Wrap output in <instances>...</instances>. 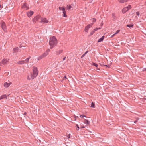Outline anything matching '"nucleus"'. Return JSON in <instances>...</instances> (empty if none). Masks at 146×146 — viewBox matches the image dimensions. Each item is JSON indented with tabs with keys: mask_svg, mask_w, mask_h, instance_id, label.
Wrapping results in <instances>:
<instances>
[{
	"mask_svg": "<svg viewBox=\"0 0 146 146\" xmlns=\"http://www.w3.org/2000/svg\"><path fill=\"white\" fill-rule=\"evenodd\" d=\"M88 52V51H86L85 52V53H84V54L86 55V54H87Z\"/></svg>",
	"mask_w": 146,
	"mask_h": 146,
	"instance_id": "nucleus-41",
	"label": "nucleus"
},
{
	"mask_svg": "<svg viewBox=\"0 0 146 146\" xmlns=\"http://www.w3.org/2000/svg\"><path fill=\"white\" fill-rule=\"evenodd\" d=\"M57 43V40L55 37L53 36L50 38L49 42L50 48L52 49L54 47L56 46Z\"/></svg>",
	"mask_w": 146,
	"mask_h": 146,
	"instance_id": "nucleus-1",
	"label": "nucleus"
},
{
	"mask_svg": "<svg viewBox=\"0 0 146 146\" xmlns=\"http://www.w3.org/2000/svg\"><path fill=\"white\" fill-rule=\"evenodd\" d=\"M7 61L8 60L7 59H4L1 61V63L3 64H4L6 63L7 62Z\"/></svg>",
	"mask_w": 146,
	"mask_h": 146,
	"instance_id": "nucleus-13",
	"label": "nucleus"
},
{
	"mask_svg": "<svg viewBox=\"0 0 146 146\" xmlns=\"http://www.w3.org/2000/svg\"><path fill=\"white\" fill-rule=\"evenodd\" d=\"M62 51L63 50H58L56 52V54L57 55L60 54L62 53Z\"/></svg>",
	"mask_w": 146,
	"mask_h": 146,
	"instance_id": "nucleus-16",
	"label": "nucleus"
},
{
	"mask_svg": "<svg viewBox=\"0 0 146 146\" xmlns=\"http://www.w3.org/2000/svg\"><path fill=\"white\" fill-rule=\"evenodd\" d=\"M71 7V6L70 5H68L66 6V8L68 10L70 9Z\"/></svg>",
	"mask_w": 146,
	"mask_h": 146,
	"instance_id": "nucleus-23",
	"label": "nucleus"
},
{
	"mask_svg": "<svg viewBox=\"0 0 146 146\" xmlns=\"http://www.w3.org/2000/svg\"><path fill=\"white\" fill-rule=\"evenodd\" d=\"M33 12L30 11L27 13V15L28 17H30L33 14Z\"/></svg>",
	"mask_w": 146,
	"mask_h": 146,
	"instance_id": "nucleus-7",
	"label": "nucleus"
},
{
	"mask_svg": "<svg viewBox=\"0 0 146 146\" xmlns=\"http://www.w3.org/2000/svg\"><path fill=\"white\" fill-rule=\"evenodd\" d=\"M41 18V16L38 15L35 17L33 19V21L34 23H35L39 19Z\"/></svg>",
	"mask_w": 146,
	"mask_h": 146,
	"instance_id": "nucleus-5",
	"label": "nucleus"
},
{
	"mask_svg": "<svg viewBox=\"0 0 146 146\" xmlns=\"http://www.w3.org/2000/svg\"><path fill=\"white\" fill-rule=\"evenodd\" d=\"M92 21L93 22H95L96 21V19L93 18H92Z\"/></svg>",
	"mask_w": 146,
	"mask_h": 146,
	"instance_id": "nucleus-32",
	"label": "nucleus"
},
{
	"mask_svg": "<svg viewBox=\"0 0 146 146\" xmlns=\"http://www.w3.org/2000/svg\"><path fill=\"white\" fill-rule=\"evenodd\" d=\"M112 17L113 20H115L116 19V17L115 16L114 13L112 14Z\"/></svg>",
	"mask_w": 146,
	"mask_h": 146,
	"instance_id": "nucleus-20",
	"label": "nucleus"
},
{
	"mask_svg": "<svg viewBox=\"0 0 146 146\" xmlns=\"http://www.w3.org/2000/svg\"><path fill=\"white\" fill-rule=\"evenodd\" d=\"M143 71H146V68H144L143 69Z\"/></svg>",
	"mask_w": 146,
	"mask_h": 146,
	"instance_id": "nucleus-40",
	"label": "nucleus"
},
{
	"mask_svg": "<svg viewBox=\"0 0 146 146\" xmlns=\"http://www.w3.org/2000/svg\"><path fill=\"white\" fill-rule=\"evenodd\" d=\"M80 117H82V118H83V117H85V116H82V115H81L80 116Z\"/></svg>",
	"mask_w": 146,
	"mask_h": 146,
	"instance_id": "nucleus-45",
	"label": "nucleus"
},
{
	"mask_svg": "<svg viewBox=\"0 0 146 146\" xmlns=\"http://www.w3.org/2000/svg\"><path fill=\"white\" fill-rule=\"evenodd\" d=\"M129 0H120L119 1V2L120 3H123L125 2L128 1Z\"/></svg>",
	"mask_w": 146,
	"mask_h": 146,
	"instance_id": "nucleus-17",
	"label": "nucleus"
},
{
	"mask_svg": "<svg viewBox=\"0 0 146 146\" xmlns=\"http://www.w3.org/2000/svg\"><path fill=\"white\" fill-rule=\"evenodd\" d=\"M120 31V30H118L117 31L115 32V34H118Z\"/></svg>",
	"mask_w": 146,
	"mask_h": 146,
	"instance_id": "nucleus-31",
	"label": "nucleus"
},
{
	"mask_svg": "<svg viewBox=\"0 0 146 146\" xmlns=\"http://www.w3.org/2000/svg\"><path fill=\"white\" fill-rule=\"evenodd\" d=\"M91 25L90 24H88L86 26L85 28V32H87L88 31Z\"/></svg>",
	"mask_w": 146,
	"mask_h": 146,
	"instance_id": "nucleus-9",
	"label": "nucleus"
},
{
	"mask_svg": "<svg viewBox=\"0 0 146 146\" xmlns=\"http://www.w3.org/2000/svg\"><path fill=\"white\" fill-rule=\"evenodd\" d=\"M63 16L64 17H66L67 16V15L66 13H63Z\"/></svg>",
	"mask_w": 146,
	"mask_h": 146,
	"instance_id": "nucleus-33",
	"label": "nucleus"
},
{
	"mask_svg": "<svg viewBox=\"0 0 146 146\" xmlns=\"http://www.w3.org/2000/svg\"><path fill=\"white\" fill-rule=\"evenodd\" d=\"M11 84V82H9L8 83L7 82H5L4 84V86L5 88H8Z\"/></svg>",
	"mask_w": 146,
	"mask_h": 146,
	"instance_id": "nucleus-8",
	"label": "nucleus"
},
{
	"mask_svg": "<svg viewBox=\"0 0 146 146\" xmlns=\"http://www.w3.org/2000/svg\"><path fill=\"white\" fill-rule=\"evenodd\" d=\"M104 36H103L101 38L99 39L97 41L98 42H102L104 40Z\"/></svg>",
	"mask_w": 146,
	"mask_h": 146,
	"instance_id": "nucleus-12",
	"label": "nucleus"
},
{
	"mask_svg": "<svg viewBox=\"0 0 146 146\" xmlns=\"http://www.w3.org/2000/svg\"><path fill=\"white\" fill-rule=\"evenodd\" d=\"M126 7L127 8L128 10H129L131 8V5H129L128 6Z\"/></svg>",
	"mask_w": 146,
	"mask_h": 146,
	"instance_id": "nucleus-28",
	"label": "nucleus"
},
{
	"mask_svg": "<svg viewBox=\"0 0 146 146\" xmlns=\"http://www.w3.org/2000/svg\"><path fill=\"white\" fill-rule=\"evenodd\" d=\"M22 47V46H21L19 47L20 48H21Z\"/></svg>",
	"mask_w": 146,
	"mask_h": 146,
	"instance_id": "nucleus-48",
	"label": "nucleus"
},
{
	"mask_svg": "<svg viewBox=\"0 0 146 146\" xmlns=\"http://www.w3.org/2000/svg\"><path fill=\"white\" fill-rule=\"evenodd\" d=\"M101 29L100 28H96L94 29V30L96 31L98 30V29Z\"/></svg>",
	"mask_w": 146,
	"mask_h": 146,
	"instance_id": "nucleus-30",
	"label": "nucleus"
},
{
	"mask_svg": "<svg viewBox=\"0 0 146 146\" xmlns=\"http://www.w3.org/2000/svg\"><path fill=\"white\" fill-rule=\"evenodd\" d=\"M76 127H77V129H76V130H79V126H78V124H76Z\"/></svg>",
	"mask_w": 146,
	"mask_h": 146,
	"instance_id": "nucleus-29",
	"label": "nucleus"
},
{
	"mask_svg": "<svg viewBox=\"0 0 146 146\" xmlns=\"http://www.w3.org/2000/svg\"><path fill=\"white\" fill-rule=\"evenodd\" d=\"M70 134H69L67 136V137L68 138H70Z\"/></svg>",
	"mask_w": 146,
	"mask_h": 146,
	"instance_id": "nucleus-39",
	"label": "nucleus"
},
{
	"mask_svg": "<svg viewBox=\"0 0 146 146\" xmlns=\"http://www.w3.org/2000/svg\"><path fill=\"white\" fill-rule=\"evenodd\" d=\"M85 55V54H83L82 56V57H81V58H82V57H84Z\"/></svg>",
	"mask_w": 146,
	"mask_h": 146,
	"instance_id": "nucleus-43",
	"label": "nucleus"
},
{
	"mask_svg": "<svg viewBox=\"0 0 146 146\" xmlns=\"http://www.w3.org/2000/svg\"><path fill=\"white\" fill-rule=\"evenodd\" d=\"M50 51V50L49 49H47L44 53H43L42 55L40 56L38 58V60H39L45 57L48 54L49 52Z\"/></svg>",
	"mask_w": 146,
	"mask_h": 146,
	"instance_id": "nucleus-3",
	"label": "nucleus"
},
{
	"mask_svg": "<svg viewBox=\"0 0 146 146\" xmlns=\"http://www.w3.org/2000/svg\"><path fill=\"white\" fill-rule=\"evenodd\" d=\"M92 65H93L95 66V67H97L98 66L97 64H96L95 63H93Z\"/></svg>",
	"mask_w": 146,
	"mask_h": 146,
	"instance_id": "nucleus-27",
	"label": "nucleus"
},
{
	"mask_svg": "<svg viewBox=\"0 0 146 146\" xmlns=\"http://www.w3.org/2000/svg\"><path fill=\"white\" fill-rule=\"evenodd\" d=\"M136 14L138 16H139V12H136Z\"/></svg>",
	"mask_w": 146,
	"mask_h": 146,
	"instance_id": "nucleus-34",
	"label": "nucleus"
},
{
	"mask_svg": "<svg viewBox=\"0 0 146 146\" xmlns=\"http://www.w3.org/2000/svg\"><path fill=\"white\" fill-rule=\"evenodd\" d=\"M66 58V57H64L63 59V61L64 60H65Z\"/></svg>",
	"mask_w": 146,
	"mask_h": 146,
	"instance_id": "nucleus-42",
	"label": "nucleus"
},
{
	"mask_svg": "<svg viewBox=\"0 0 146 146\" xmlns=\"http://www.w3.org/2000/svg\"><path fill=\"white\" fill-rule=\"evenodd\" d=\"M90 107L93 108L95 107V104L94 103L92 102L91 104Z\"/></svg>",
	"mask_w": 146,
	"mask_h": 146,
	"instance_id": "nucleus-24",
	"label": "nucleus"
},
{
	"mask_svg": "<svg viewBox=\"0 0 146 146\" xmlns=\"http://www.w3.org/2000/svg\"><path fill=\"white\" fill-rule=\"evenodd\" d=\"M115 35H116V34H115V33L113 35H112L111 36V37H114Z\"/></svg>",
	"mask_w": 146,
	"mask_h": 146,
	"instance_id": "nucleus-38",
	"label": "nucleus"
},
{
	"mask_svg": "<svg viewBox=\"0 0 146 146\" xmlns=\"http://www.w3.org/2000/svg\"><path fill=\"white\" fill-rule=\"evenodd\" d=\"M26 113H24V115H26Z\"/></svg>",
	"mask_w": 146,
	"mask_h": 146,
	"instance_id": "nucleus-50",
	"label": "nucleus"
},
{
	"mask_svg": "<svg viewBox=\"0 0 146 146\" xmlns=\"http://www.w3.org/2000/svg\"><path fill=\"white\" fill-rule=\"evenodd\" d=\"M64 78H66V76H64Z\"/></svg>",
	"mask_w": 146,
	"mask_h": 146,
	"instance_id": "nucleus-47",
	"label": "nucleus"
},
{
	"mask_svg": "<svg viewBox=\"0 0 146 146\" xmlns=\"http://www.w3.org/2000/svg\"><path fill=\"white\" fill-rule=\"evenodd\" d=\"M1 98H2V99L3 98L7 99V97L5 94L2 95L1 96Z\"/></svg>",
	"mask_w": 146,
	"mask_h": 146,
	"instance_id": "nucleus-21",
	"label": "nucleus"
},
{
	"mask_svg": "<svg viewBox=\"0 0 146 146\" xmlns=\"http://www.w3.org/2000/svg\"><path fill=\"white\" fill-rule=\"evenodd\" d=\"M41 20L40 22L41 23H47L48 22V20L47 19L45 18H41Z\"/></svg>",
	"mask_w": 146,
	"mask_h": 146,
	"instance_id": "nucleus-6",
	"label": "nucleus"
},
{
	"mask_svg": "<svg viewBox=\"0 0 146 146\" xmlns=\"http://www.w3.org/2000/svg\"><path fill=\"white\" fill-rule=\"evenodd\" d=\"M63 13H66V12L65 10V9H64V11H63Z\"/></svg>",
	"mask_w": 146,
	"mask_h": 146,
	"instance_id": "nucleus-37",
	"label": "nucleus"
},
{
	"mask_svg": "<svg viewBox=\"0 0 146 146\" xmlns=\"http://www.w3.org/2000/svg\"><path fill=\"white\" fill-rule=\"evenodd\" d=\"M95 30H94V29L93 30V31H92L91 32L90 36H91V35H92L94 34V33H95Z\"/></svg>",
	"mask_w": 146,
	"mask_h": 146,
	"instance_id": "nucleus-25",
	"label": "nucleus"
},
{
	"mask_svg": "<svg viewBox=\"0 0 146 146\" xmlns=\"http://www.w3.org/2000/svg\"><path fill=\"white\" fill-rule=\"evenodd\" d=\"M30 58V56L29 58H26L25 60H24L25 64L29 62V60Z\"/></svg>",
	"mask_w": 146,
	"mask_h": 146,
	"instance_id": "nucleus-19",
	"label": "nucleus"
},
{
	"mask_svg": "<svg viewBox=\"0 0 146 146\" xmlns=\"http://www.w3.org/2000/svg\"><path fill=\"white\" fill-rule=\"evenodd\" d=\"M93 1V0H90L89 2L90 3H92V2Z\"/></svg>",
	"mask_w": 146,
	"mask_h": 146,
	"instance_id": "nucleus-44",
	"label": "nucleus"
},
{
	"mask_svg": "<svg viewBox=\"0 0 146 146\" xmlns=\"http://www.w3.org/2000/svg\"><path fill=\"white\" fill-rule=\"evenodd\" d=\"M17 64H25L24 60L19 61L17 62Z\"/></svg>",
	"mask_w": 146,
	"mask_h": 146,
	"instance_id": "nucleus-14",
	"label": "nucleus"
},
{
	"mask_svg": "<svg viewBox=\"0 0 146 146\" xmlns=\"http://www.w3.org/2000/svg\"><path fill=\"white\" fill-rule=\"evenodd\" d=\"M104 66H106V67H108V68H109V66H108L107 65H105Z\"/></svg>",
	"mask_w": 146,
	"mask_h": 146,
	"instance_id": "nucleus-46",
	"label": "nucleus"
},
{
	"mask_svg": "<svg viewBox=\"0 0 146 146\" xmlns=\"http://www.w3.org/2000/svg\"><path fill=\"white\" fill-rule=\"evenodd\" d=\"M1 5H0V7H1Z\"/></svg>",
	"mask_w": 146,
	"mask_h": 146,
	"instance_id": "nucleus-51",
	"label": "nucleus"
},
{
	"mask_svg": "<svg viewBox=\"0 0 146 146\" xmlns=\"http://www.w3.org/2000/svg\"><path fill=\"white\" fill-rule=\"evenodd\" d=\"M0 24L1 27L2 29L4 31H7V27L5 23L3 21H1L0 23Z\"/></svg>",
	"mask_w": 146,
	"mask_h": 146,
	"instance_id": "nucleus-4",
	"label": "nucleus"
},
{
	"mask_svg": "<svg viewBox=\"0 0 146 146\" xmlns=\"http://www.w3.org/2000/svg\"><path fill=\"white\" fill-rule=\"evenodd\" d=\"M84 123L87 125H88L90 124V121H88V120L86 119H84Z\"/></svg>",
	"mask_w": 146,
	"mask_h": 146,
	"instance_id": "nucleus-15",
	"label": "nucleus"
},
{
	"mask_svg": "<svg viewBox=\"0 0 146 146\" xmlns=\"http://www.w3.org/2000/svg\"><path fill=\"white\" fill-rule=\"evenodd\" d=\"M19 49L18 47L14 48L13 50V53H14L17 52Z\"/></svg>",
	"mask_w": 146,
	"mask_h": 146,
	"instance_id": "nucleus-10",
	"label": "nucleus"
},
{
	"mask_svg": "<svg viewBox=\"0 0 146 146\" xmlns=\"http://www.w3.org/2000/svg\"><path fill=\"white\" fill-rule=\"evenodd\" d=\"M26 3H24L23 4V5L22 6V8H26V9H28V7L26 5Z\"/></svg>",
	"mask_w": 146,
	"mask_h": 146,
	"instance_id": "nucleus-18",
	"label": "nucleus"
},
{
	"mask_svg": "<svg viewBox=\"0 0 146 146\" xmlns=\"http://www.w3.org/2000/svg\"><path fill=\"white\" fill-rule=\"evenodd\" d=\"M138 119H137V120H136L135 121H134V123H136V122H137Z\"/></svg>",
	"mask_w": 146,
	"mask_h": 146,
	"instance_id": "nucleus-36",
	"label": "nucleus"
},
{
	"mask_svg": "<svg viewBox=\"0 0 146 146\" xmlns=\"http://www.w3.org/2000/svg\"><path fill=\"white\" fill-rule=\"evenodd\" d=\"M1 98V97H0V100H1V99H2V98Z\"/></svg>",
	"mask_w": 146,
	"mask_h": 146,
	"instance_id": "nucleus-49",
	"label": "nucleus"
},
{
	"mask_svg": "<svg viewBox=\"0 0 146 146\" xmlns=\"http://www.w3.org/2000/svg\"><path fill=\"white\" fill-rule=\"evenodd\" d=\"M27 79L29 80H30L31 79V78H30L29 76H28V77H27Z\"/></svg>",
	"mask_w": 146,
	"mask_h": 146,
	"instance_id": "nucleus-35",
	"label": "nucleus"
},
{
	"mask_svg": "<svg viewBox=\"0 0 146 146\" xmlns=\"http://www.w3.org/2000/svg\"><path fill=\"white\" fill-rule=\"evenodd\" d=\"M134 25L133 24H128V25H127V27H129V28H131V27H132Z\"/></svg>",
	"mask_w": 146,
	"mask_h": 146,
	"instance_id": "nucleus-22",
	"label": "nucleus"
},
{
	"mask_svg": "<svg viewBox=\"0 0 146 146\" xmlns=\"http://www.w3.org/2000/svg\"><path fill=\"white\" fill-rule=\"evenodd\" d=\"M59 9L60 10H62V11H64V10L65 8L63 7H59Z\"/></svg>",
	"mask_w": 146,
	"mask_h": 146,
	"instance_id": "nucleus-26",
	"label": "nucleus"
},
{
	"mask_svg": "<svg viewBox=\"0 0 146 146\" xmlns=\"http://www.w3.org/2000/svg\"><path fill=\"white\" fill-rule=\"evenodd\" d=\"M33 74H31V78L32 79H33L34 78L36 77L38 74V72L37 68L35 66L33 67Z\"/></svg>",
	"mask_w": 146,
	"mask_h": 146,
	"instance_id": "nucleus-2",
	"label": "nucleus"
},
{
	"mask_svg": "<svg viewBox=\"0 0 146 146\" xmlns=\"http://www.w3.org/2000/svg\"><path fill=\"white\" fill-rule=\"evenodd\" d=\"M128 10L127 7H125L122 10V12L123 13H125L126 12L128 11Z\"/></svg>",
	"mask_w": 146,
	"mask_h": 146,
	"instance_id": "nucleus-11",
	"label": "nucleus"
}]
</instances>
